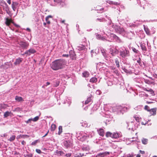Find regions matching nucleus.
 <instances>
[{"instance_id": "nucleus-21", "label": "nucleus", "mask_w": 157, "mask_h": 157, "mask_svg": "<svg viewBox=\"0 0 157 157\" xmlns=\"http://www.w3.org/2000/svg\"><path fill=\"white\" fill-rule=\"evenodd\" d=\"M107 3H109V4H114V5H119V3L117 2H113V1H107Z\"/></svg>"}, {"instance_id": "nucleus-64", "label": "nucleus", "mask_w": 157, "mask_h": 157, "mask_svg": "<svg viewBox=\"0 0 157 157\" xmlns=\"http://www.w3.org/2000/svg\"><path fill=\"white\" fill-rule=\"evenodd\" d=\"M66 155L67 157H70L71 156V154L69 153V154H66Z\"/></svg>"}, {"instance_id": "nucleus-5", "label": "nucleus", "mask_w": 157, "mask_h": 157, "mask_svg": "<svg viewBox=\"0 0 157 157\" xmlns=\"http://www.w3.org/2000/svg\"><path fill=\"white\" fill-rule=\"evenodd\" d=\"M127 124H128L127 128L129 130L133 131L135 130L134 124L132 121L127 123Z\"/></svg>"}, {"instance_id": "nucleus-52", "label": "nucleus", "mask_w": 157, "mask_h": 157, "mask_svg": "<svg viewBox=\"0 0 157 157\" xmlns=\"http://www.w3.org/2000/svg\"><path fill=\"white\" fill-rule=\"evenodd\" d=\"M59 82H56V83L54 84V86L55 87H57L58 86H59Z\"/></svg>"}, {"instance_id": "nucleus-11", "label": "nucleus", "mask_w": 157, "mask_h": 157, "mask_svg": "<svg viewBox=\"0 0 157 157\" xmlns=\"http://www.w3.org/2000/svg\"><path fill=\"white\" fill-rule=\"evenodd\" d=\"M18 3L16 2H13L11 6L13 10L15 11L17 6Z\"/></svg>"}, {"instance_id": "nucleus-63", "label": "nucleus", "mask_w": 157, "mask_h": 157, "mask_svg": "<svg viewBox=\"0 0 157 157\" xmlns=\"http://www.w3.org/2000/svg\"><path fill=\"white\" fill-rule=\"evenodd\" d=\"M7 2L9 4H10L11 3V0H8L7 1Z\"/></svg>"}, {"instance_id": "nucleus-30", "label": "nucleus", "mask_w": 157, "mask_h": 157, "mask_svg": "<svg viewBox=\"0 0 157 157\" xmlns=\"http://www.w3.org/2000/svg\"><path fill=\"white\" fill-rule=\"evenodd\" d=\"M15 99L18 101H20L22 100V98L20 97H18L17 96H16L15 97Z\"/></svg>"}, {"instance_id": "nucleus-28", "label": "nucleus", "mask_w": 157, "mask_h": 157, "mask_svg": "<svg viewBox=\"0 0 157 157\" xmlns=\"http://www.w3.org/2000/svg\"><path fill=\"white\" fill-rule=\"evenodd\" d=\"M33 155V154L31 153H29L27 152V154H25L24 156L25 157H32Z\"/></svg>"}, {"instance_id": "nucleus-8", "label": "nucleus", "mask_w": 157, "mask_h": 157, "mask_svg": "<svg viewBox=\"0 0 157 157\" xmlns=\"http://www.w3.org/2000/svg\"><path fill=\"white\" fill-rule=\"evenodd\" d=\"M109 152H105L103 153H100L97 155L96 157H104L107 155H109Z\"/></svg>"}, {"instance_id": "nucleus-47", "label": "nucleus", "mask_w": 157, "mask_h": 157, "mask_svg": "<svg viewBox=\"0 0 157 157\" xmlns=\"http://www.w3.org/2000/svg\"><path fill=\"white\" fill-rule=\"evenodd\" d=\"M82 126L84 127H86L87 126V124L86 122H83L82 123Z\"/></svg>"}, {"instance_id": "nucleus-37", "label": "nucleus", "mask_w": 157, "mask_h": 157, "mask_svg": "<svg viewBox=\"0 0 157 157\" xmlns=\"http://www.w3.org/2000/svg\"><path fill=\"white\" fill-rule=\"evenodd\" d=\"M91 99L90 97L88 98L85 101V104H88L91 101Z\"/></svg>"}, {"instance_id": "nucleus-14", "label": "nucleus", "mask_w": 157, "mask_h": 157, "mask_svg": "<svg viewBox=\"0 0 157 157\" xmlns=\"http://www.w3.org/2000/svg\"><path fill=\"white\" fill-rule=\"evenodd\" d=\"M99 134L102 136H104V130L103 129L100 128L98 130Z\"/></svg>"}, {"instance_id": "nucleus-12", "label": "nucleus", "mask_w": 157, "mask_h": 157, "mask_svg": "<svg viewBox=\"0 0 157 157\" xmlns=\"http://www.w3.org/2000/svg\"><path fill=\"white\" fill-rule=\"evenodd\" d=\"M23 59L21 58H18L16 60L15 62L14 63V64L15 65H17L19 64L21 62H22Z\"/></svg>"}, {"instance_id": "nucleus-44", "label": "nucleus", "mask_w": 157, "mask_h": 157, "mask_svg": "<svg viewBox=\"0 0 157 157\" xmlns=\"http://www.w3.org/2000/svg\"><path fill=\"white\" fill-rule=\"evenodd\" d=\"M134 118L135 119L136 121L138 122H139L140 119L139 117H136V116H134Z\"/></svg>"}, {"instance_id": "nucleus-57", "label": "nucleus", "mask_w": 157, "mask_h": 157, "mask_svg": "<svg viewBox=\"0 0 157 157\" xmlns=\"http://www.w3.org/2000/svg\"><path fill=\"white\" fill-rule=\"evenodd\" d=\"M63 57H68L69 56V55L68 54H63L62 55Z\"/></svg>"}, {"instance_id": "nucleus-25", "label": "nucleus", "mask_w": 157, "mask_h": 157, "mask_svg": "<svg viewBox=\"0 0 157 157\" xmlns=\"http://www.w3.org/2000/svg\"><path fill=\"white\" fill-rule=\"evenodd\" d=\"M56 155L59 156L62 155L64 154V153L63 151H57L56 152Z\"/></svg>"}, {"instance_id": "nucleus-45", "label": "nucleus", "mask_w": 157, "mask_h": 157, "mask_svg": "<svg viewBox=\"0 0 157 157\" xmlns=\"http://www.w3.org/2000/svg\"><path fill=\"white\" fill-rule=\"evenodd\" d=\"M137 62L139 64L140 66H142V64L141 62V59L140 58L137 60Z\"/></svg>"}, {"instance_id": "nucleus-53", "label": "nucleus", "mask_w": 157, "mask_h": 157, "mask_svg": "<svg viewBox=\"0 0 157 157\" xmlns=\"http://www.w3.org/2000/svg\"><path fill=\"white\" fill-rule=\"evenodd\" d=\"M144 82L146 83L147 84H149L150 83V82L148 80L145 79Z\"/></svg>"}, {"instance_id": "nucleus-55", "label": "nucleus", "mask_w": 157, "mask_h": 157, "mask_svg": "<svg viewBox=\"0 0 157 157\" xmlns=\"http://www.w3.org/2000/svg\"><path fill=\"white\" fill-rule=\"evenodd\" d=\"M104 19L103 18H102V19H99V18H98L97 20H98V21H103V20H104Z\"/></svg>"}, {"instance_id": "nucleus-24", "label": "nucleus", "mask_w": 157, "mask_h": 157, "mask_svg": "<svg viewBox=\"0 0 157 157\" xmlns=\"http://www.w3.org/2000/svg\"><path fill=\"white\" fill-rule=\"evenodd\" d=\"M11 113V112L7 111L5 112L4 115V117H6L9 116Z\"/></svg>"}, {"instance_id": "nucleus-62", "label": "nucleus", "mask_w": 157, "mask_h": 157, "mask_svg": "<svg viewBox=\"0 0 157 157\" xmlns=\"http://www.w3.org/2000/svg\"><path fill=\"white\" fill-rule=\"evenodd\" d=\"M7 136V135L5 133L4 134H2V136H3L4 137H6Z\"/></svg>"}, {"instance_id": "nucleus-36", "label": "nucleus", "mask_w": 157, "mask_h": 157, "mask_svg": "<svg viewBox=\"0 0 157 157\" xmlns=\"http://www.w3.org/2000/svg\"><path fill=\"white\" fill-rule=\"evenodd\" d=\"M105 122L106 124V125L107 124H108L109 123L110 121H111V118L109 117L108 118V119H105Z\"/></svg>"}, {"instance_id": "nucleus-50", "label": "nucleus", "mask_w": 157, "mask_h": 157, "mask_svg": "<svg viewBox=\"0 0 157 157\" xmlns=\"http://www.w3.org/2000/svg\"><path fill=\"white\" fill-rule=\"evenodd\" d=\"M36 151L37 153L39 154H40L42 152L39 149H36Z\"/></svg>"}, {"instance_id": "nucleus-49", "label": "nucleus", "mask_w": 157, "mask_h": 157, "mask_svg": "<svg viewBox=\"0 0 157 157\" xmlns=\"http://www.w3.org/2000/svg\"><path fill=\"white\" fill-rule=\"evenodd\" d=\"M32 121H33V118H30L28 119L26 122L27 123H29L31 122Z\"/></svg>"}, {"instance_id": "nucleus-40", "label": "nucleus", "mask_w": 157, "mask_h": 157, "mask_svg": "<svg viewBox=\"0 0 157 157\" xmlns=\"http://www.w3.org/2000/svg\"><path fill=\"white\" fill-rule=\"evenodd\" d=\"M51 130L52 131H54L56 128V125L55 124H52L51 125Z\"/></svg>"}, {"instance_id": "nucleus-19", "label": "nucleus", "mask_w": 157, "mask_h": 157, "mask_svg": "<svg viewBox=\"0 0 157 157\" xmlns=\"http://www.w3.org/2000/svg\"><path fill=\"white\" fill-rule=\"evenodd\" d=\"M149 111L151 115H155L156 114V111L155 109H151Z\"/></svg>"}, {"instance_id": "nucleus-1", "label": "nucleus", "mask_w": 157, "mask_h": 157, "mask_svg": "<svg viewBox=\"0 0 157 157\" xmlns=\"http://www.w3.org/2000/svg\"><path fill=\"white\" fill-rule=\"evenodd\" d=\"M66 63L65 60L58 59L52 62L51 68L54 70L57 71L63 68L65 66Z\"/></svg>"}, {"instance_id": "nucleus-18", "label": "nucleus", "mask_w": 157, "mask_h": 157, "mask_svg": "<svg viewBox=\"0 0 157 157\" xmlns=\"http://www.w3.org/2000/svg\"><path fill=\"white\" fill-rule=\"evenodd\" d=\"M77 48L79 50H82L85 48V46L83 45H80L77 46Z\"/></svg>"}, {"instance_id": "nucleus-46", "label": "nucleus", "mask_w": 157, "mask_h": 157, "mask_svg": "<svg viewBox=\"0 0 157 157\" xmlns=\"http://www.w3.org/2000/svg\"><path fill=\"white\" fill-rule=\"evenodd\" d=\"M54 2L59 4L60 3V4L63 3L61 0H54Z\"/></svg>"}, {"instance_id": "nucleus-59", "label": "nucleus", "mask_w": 157, "mask_h": 157, "mask_svg": "<svg viewBox=\"0 0 157 157\" xmlns=\"http://www.w3.org/2000/svg\"><path fill=\"white\" fill-rule=\"evenodd\" d=\"M140 153H141L142 154H144L145 153V152L144 151L140 150Z\"/></svg>"}, {"instance_id": "nucleus-10", "label": "nucleus", "mask_w": 157, "mask_h": 157, "mask_svg": "<svg viewBox=\"0 0 157 157\" xmlns=\"http://www.w3.org/2000/svg\"><path fill=\"white\" fill-rule=\"evenodd\" d=\"M113 37L117 42L119 43L123 42L122 40L116 35L115 34H113Z\"/></svg>"}, {"instance_id": "nucleus-58", "label": "nucleus", "mask_w": 157, "mask_h": 157, "mask_svg": "<svg viewBox=\"0 0 157 157\" xmlns=\"http://www.w3.org/2000/svg\"><path fill=\"white\" fill-rule=\"evenodd\" d=\"M47 23L48 24H49L50 23V21L48 20V19H47V20H46Z\"/></svg>"}, {"instance_id": "nucleus-13", "label": "nucleus", "mask_w": 157, "mask_h": 157, "mask_svg": "<svg viewBox=\"0 0 157 157\" xmlns=\"http://www.w3.org/2000/svg\"><path fill=\"white\" fill-rule=\"evenodd\" d=\"M11 23H13L11 19H9L8 18H6L5 23L7 25H9Z\"/></svg>"}, {"instance_id": "nucleus-54", "label": "nucleus", "mask_w": 157, "mask_h": 157, "mask_svg": "<svg viewBox=\"0 0 157 157\" xmlns=\"http://www.w3.org/2000/svg\"><path fill=\"white\" fill-rule=\"evenodd\" d=\"M52 17V16L51 15H48L46 17L45 20H47V19H48L49 18Z\"/></svg>"}, {"instance_id": "nucleus-6", "label": "nucleus", "mask_w": 157, "mask_h": 157, "mask_svg": "<svg viewBox=\"0 0 157 157\" xmlns=\"http://www.w3.org/2000/svg\"><path fill=\"white\" fill-rule=\"evenodd\" d=\"M63 145L66 147H71L72 146V142L71 140H68L63 142Z\"/></svg>"}, {"instance_id": "nucleus-15", "label": "nucleus", "mask_w": 157, "mask_h": 157, "mask_svg": "<svg viewBox=\"0 0 157 157\" xmlns=\"http://www.w3.org/2000/svg\"><path fill=\"white\" fill-rule=\"evenodd\" d=\"M144 90L146 91H148V92H149L150 94L154 95H155L154 93V91L153 90H152L151 89H149L148 90L146 88H144Z\"/></svg>"}, {"instance_id": "nucleus-34", "label": "nucleus", "mask_w": 157, "mask_h": 157, "mask_svg": "<svg viewBox=\"0 0 157 157\" xmlns=\"http://www.w3.org/2000/svg\"><path fill=\"white\" fill-rule=\"evenodd\" d=\"M84 154L81 153H78L75 155V156L76 157H82L83 156Z\"/></svg>"}, {"instance_id": "nucleus-56", "label": "nucleus", "mask_w": 157, "mask_h": 157, "mask_svg": "<svg viewBox=\"0 0 157 157\" xmlns=\"http://www.w3.org/2000/svg\"><path fill=\"white\" fill-rule=\"evenodd\" d=\"M13 24L16 27H17V28L20 27V26L19 25H18L14 23V22L13 23Z\"/></svg>"}, {"instance_id": "nucleus-27", "label": "nucleus", "mask_w": 157, "mask_h": 157, "mask_svg": "<svg viewBox=\"0 0 157 157\" xmlns=\"http://www.w3.org/2000/svg\"><path fill=\"white\" fill-rule=\"evenodd\" d=\"M97 81V78L95 77H93L90 80V82H95Z\"/></svg>"}, {"instance_id": "nucleus-4", "label": "nucleus", "mask_w": 157, "mask_h": 157, "mask_svg": "<svg viewBox=\"0 0 157 157\" xmlns=\"http://www.w3.org/2000/svg\"><path fill=\"white\" fill-rule=\"evenodd\" d=\"M119 52L118 49L116 48H110L109 49V53L113 56H114L116 55Z\"/></svg>"}, {"instance_id": "nucleus-39", "label": "nucleus", "mask_w": 157, "mask_h": 157, "mask_svg": "<svg viewBox=\"0 0 157 157\" xmlns=\"http://www.w3.org/2000/svg\"><path fill=\"white\" fill-rule=\"evenodd\" d=\"M132 49L133 51L134 52L138 54L139 52V51H138L135 48H134V47H132Z\"/></svg>"}, {"instance_id": "nucleus-26", "label": "nucleus", "mask_w": 157, "mask_h": 157, "mask_svg": "<svg viewBox=\"0 0 157 157\" xmlns=\"http://www.w3.org/2000/svg\"><path fill=\"white\" fill-rule=\"evenodd\" d=\"M82 75L84 77H88L89 73L87 71H84L82 73Z\"/></svg>"}, {"instance_id": "nucleus-31", "label": "nucleus", "mask_w": 157, "mask_h": 157, "mask_svg": "<svg viewBox=\"0 0 157 157\" xmlns=\"http://www.w3.org/2000/svg\"><path fill=\"white\" fill-rule=\"evenodd\" d=\"M112 133L110 132H108L106 133V136L107 137H110L112 138Z\"/></svg>"}, {"instance_id": "nucleus-38", "label": "nucleus", "mask_w": 157, "mask_h": 157, "mask_svg": "<svg viewBox=\"0 0 157 157\" xmlns=\"http://www.w3.org/2000/svg\"><path fill=\"white\" fill-rule=\"evenodd\" d=\"M62 128L61 126H59V127L58 134L60 135L62 132Z\"/></svg>"}, {"instance_id": "nucleus-35", "label": "nucleus", "mask_w": 157, "mask_h": 157, "mask_svg": "<svg viewBox=\"0 0 157 157\" xmlns=\"http://www.w3.org/2000/svg\"><path fill=\"white\" fill-rule=\"evenodd\" d=\"M15 137V135H13L10 137L8 140L11 142L12 141L14 140Z\"/></svg>"}, {"instance_id": "nucleus-42", "label": "nucleus", "mask_w": 157, "mask_h": 157, "mask_svg": "<svg viewBox=\"0 0 157 157\" xmlns=\"http://www.w3.org/2000/svg\"><path fill=\"white\" fill-rule=\"evenodd\" d=\"M39 119V117L38 116H36L35 117L33 118V121L34 122H36Z\"/></svg>"}, {"instance_id": "nucleus-3", "label": "nucleus", "mask_w": 157, "mask_h": 157, "mask_svg": "<svg viewBox=\"0 0 157 157\" xmlns=\"http://www.w3.org/2000/svg\"><path fill=\"white\" fill-rule=\"evenodd\" d=\"M18 44L19 47L22 48L23 49H26L28 47L29 44L26 42L20 41H18Z\"/></svg>"}, {"instance_id": "nucleus-2", "label": "nucleus", "mask_w": 157, "mask_h": 157, "mask_svg": "<svg viewBox=\"0 0 157 157\" xmlns=\"http://www.w3.org/2000/svg\"><path fill=\"white\" fill-rule=\"evenodd\" d=\"M120 56L123 58L127 57L129 55V52L128 49L125 48V49L122 50L120 52Z\"/></svg>"}, {"instance_id": "nucleus-41", "label": "nucleus", "mask_w": 157, "mask_h": 157, "mask_svg": "<svg viewBox=\"0 0 157 157\" xmlns=\"http://www.w3.org/2000/svg\"><path fill=\"white\" fill-rule=\"evenodd\" d=\"M144 30L146 33L148 35H150V31L147 28H144Z\"/></svg>"}, {"instance_id": "nucleus-33", "label": "nucleus", "mask_w": 157, "mask_h": 157, "mask_svg": "<svg viewBox=\"0 0 157 157\" xmlns=\"http://www.w3.org/2000/svg\"><path fill=\"white\" fill-rule=\"evenodd\" d=\"M6 107V106L4 104H0V109H5Z\"/></svg>"}, {"instance_id": "nucleus-7", "label": "nucleus", "mask_w": 157, "mask_h": 157, "mask_svg": "<svg viewBox=\"0 0 157 157\" xmlns=\"http://www.w3.org/2000/svg\"><path fill=\"white\" fill-rule=\"evenodd\" d=\"M36 51L33 48H30L28 50H27L24 53V54H22L24 55L25 54H26L27 56H30L32 54H34L36 52Z\"/></svg>"}, {"instance_id": "nucleus-48", "label": "nucleus", "mask_w": 157, "mask_h": 157, "mask_svg": "<svg viewBox=\"0 0 157 157\" xmlns=\"http://www.w3.org/2000/svg\"><path fill=\"white\" fill-rule=\"evenodd\" d=\"M96 93L97 94L100 95L101 93V92L100 90H98L96 91Z\"/></svg>"}, {"instance_id": "nucleus-29", "label": "nucleus", "mask_w": 157, "mask_h": 157, "mask_svg": "<svg viewBox=\"0 0 157 157\" xmlns=\"http://www.w3.org/2000/svg\"><path fill=\"white\" fill-rule=\"evenodd\" d=\"M115 63L116 64V66L117 67H120L119 65V61L117 59H115Z\"/></svg>"}, {"instance_id": "nucleus-32", "label": "nucleus", "mask_w": 157, "mask_h": 157, "mask_svg": "<svg viewBox=\"0 0 157 157\" xmlns=\"http://www.w3.org/2000/svg\"><path fill=\"white\" fill-rule=\"evenodd\" d=\"M120 28H121L120 27L118 26L117 25H116L114 27L115 31L117 33H118V32L119 31V30H120Z\"/></svg>"}, {"instance_id": "nucleus-60", "label": "nucleus", "mask_w": 157, "mask_h": 157, "mask_svg": "<svg viewBox=\"0 0 157 157\" xmlns=\"http://www.w3.org/2000/svg\"><path fill=\"white\" fill-rule=\"evenodd\" d=\"M133 156V155L128 154V155L127 156V157H132Z\"/></svg>"}, {"instance_id": "nucleus-43", "label": "nucleus", "mask_w": 157, "mask_h": 157, "mask_svg": "<svg viewBox=\"0 0 157 157\" xmlns=\"http://www.w3.org/2000/svg\"><path fill=\"white\" fill-rule=\"evenodd\" d=\"M38 140H36L32 143L31 145H35L38 143Z\"/></svg>"}, {"instance_id": "nucleus-17", "label": "nucleus", "mask_w": 157, "mask_h": 157, "mask_svg": "<svg viewBox=\"0 0 157 157\" xmlns=\"http://www.w3.org/2000/svg\"><path fill=\"white\" fill-rule=\"evenodd\" d=\"M140 45L141 48L143 51H147V48L146 47L145 44L144 43H141L140 44Z\"/></svg>"}, {"instance_id": "nucleus-23", "label": "nucleus", "mask_w": 157, "mask_h": 157, "mask_svg": "<svg viewBox=\"0 0 157 157\" xmlns=\"http://www.w3.org/2000/svg\"><path fill=\"white\" fill-rule=\"evenodd\" d=\"M142 143L144 144H147L148 142V139L143 138L141 140Z\"/></svg>"}, {"instance_id": "nucleus-22", "label": "nucleus", "mask_w": 157, "mask_h": 157, "mask_svg": "<svg viewBox=\"0 0 157 157\" xmlns=\"http://www.w3.org/2000/svg\"><path fill=\"white\" fill-rule=\"evenodd\" d=\"M25 136H27V137H29V136L27 135H20L17 136V139H20L21 138H24Z\"/></svg>"}, {"instance_id": "nucleus-51", "label": "nucleus", "mask_w": 157, "mask_h": 157, "mask_svg": "<svg viewBox=\"0 0 157 157\" xmlns=\"http://www.w3.org/2000/svg\"><path fill=\"white\" fill-rule=\"evenodd\" d=\"M144 109L146 110H147L148 111H149L150 110H149V107L147 106V105H145V107H144Z\"/></svg>"}, {"instance_id": "nucleus-61", "label": "nucleus", "mask_w": 157, "mask_h": 157, "mask_svg": "<svg viewBox=\"0 0 157 157\" xmlns=\"http://www.w3.org/2000/svg\"><path fill=\"white\" fill-rule=\"evenodd\" d=\"M21 144L23 145H25V142L24 140H23L21 142Z\"/></svg>"}, {"instance_id": "nucleus-9", "label": "nucleus", "mask_w": 157, "mask_h": 157, "mask_svg": "<svg viewBox=\"0 0 157 157\" xmlns=\"http://www.w3.org/2000/svg\"><path fill=\"white\" fill-rule=\"evenodd\" d=\"M116 108L118 110L120 111H121L122 110L125 111V110H126L127 109V107L121 105L117 106Z\"/></svg>"}, {"instance_id": "nucleus-20", "label": "nucleus", "mask_w": 157, "mask_h": 157, "mask_svg": "<svg viewBox=\"0 0 157 157\" xmlns=\"http://www.w3.org/2000/svg\"><path fill=\"white\" fill-rule=\"evenodd\" d=\"M119 137V135L118 133L114 132L112 134V138H117Z\"/></svg>"}, {"instance_id": "nucleus-16", "label": "nucleus", "mask_w": 157, "mask_h": 157, "mask_svg": "<svg viewBox=\"0 0 157 157\" xmlns=\"http://www.w3.org/2000/svg\"><path fill=\"white\" fill-rule=\"evenodd\" d=\"M118 33H119L122 35H124L125 34V32L123 28H121L118 31Z\"/></svg>"}]
</instances>
